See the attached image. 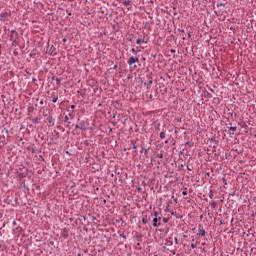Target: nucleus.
Here are the masks:
<instances>
[{"label":"nucleus","mask_w":256,"mask_h":256,"mask_svg":"<svg viewBox=\"0 0 256 256\" xmlns=\"http://www.w3.org/2000/svg\"><path fill=\"white\" fill-rule=\"evenodd\" d=\"M152 217H154V218H153V227H160L162 215L159 214L158 211H154V212L152 213Z\"/></svg>","instance_id":"1"},{"label":"nucleus","mask_w":256,"mask_h":256,"mask_svg":"<svg viewBox=\"0 0 256 256\" xmlns=\"http://www.w3.org/2000/svg\"><path fill=\"white\" fill-rule=\"evenodd\" d=\"M44 117H46V121H48L50 127H55V119H53V116L45 114Z\"/></svg>","instance_id":"2"},{"label":"nucleus","mask_w":256,"mask_h":256,"mask_svg":"<svg viewBox=\"0 0 256 256\" xmlns=\"http://www.w3.org/2000/svg\"><path fill=\"white\" fill-rule=\"evenodd\" d=\"M128 65L131 67V65L135 64V63H139V57H135V56H131L128 61H127Z\"/></svg>","instance_id":"3"},{"label":"nucleus","mask_w":256,"mask_h":256,"mask_svg":"<svg viewBox=\"0 0 256 256\" xmlns=\"http://www.w3.org/2000/svg\"><path fill=\"white\" fill-rule=\"evenodd\" d=\"M79 121V125H80V131H86L87 130V123L85 122V120H80L78 119Z\"/></svg>","instance_id":"4"},{"label":"nucleus","mask_w":256,"mask_h":256,"mask_svg":"<svg viewBox=\"0 0 256 256\" xmlns=\"http://www.w3.org/2000/svg\"><path fill=\"white\" fill-rule=\"evenodd\" d=\"M197 235L198 237H205L206 232H205V229H203L202 225H199Z\"/></svg>","instance_id":"5"},{"label":"nucleus","mask_w":256,"mask_h":256,"mask_svg":"<svg viewBox=\"0 0 256 256\" xmlns=\"http://www.w3.org/2000/svg\"><path fill=\"white\" fill-rule=\"evenodd\" d=\"M60 235L63 239H67L69 237V230L67 228L62 229Z\"/></svg>","instance_id":"6"},{"label":"nucleus","mask_w":256,"mask_h":256,"mask_svg":"<svg viewBox=\"0 0 256 256\" xmlns=\"http://www.w3.org/2000/svg\"><path fill=\"white\" fill-rule=\"evenodd\" d=\"M147 78L149 81L145 82L144 85H145L146 89H149L153 85V78L151 76H147Z\"/></svg>","instance_id":"7"},{"label":"nucleus","mask_w":256,"mask_h":256,"mask_svg":"<svg viewBox=\"0 0 256 256\" xmlns=\"http://www.w3.org/2000/svg\"><path fill=\"white\" fill-rule=\"evenodd\" d=\"M56 51H57V49H56L55 46H53V45L48 48V54H49V55H57V52H56Z\"/></svg>","instance_id":"8"},{"label":"nucleus","mask_w":256,"mask_h":256,"mask_svg":"<svg viewBox=\"0 0 256 256\" xmlns=\"http://www.w3.org/2000/svg\"><path fill=\"white\" fill-rule=\"evenodd\" d=\"M17 39H19V34H10V41L12 43H17Z\"/></svg>","instance_id":"9"},{"label":"nucleus","mask_w":256,"mask_h":256,"mask_svg":"<svg viewBox=\"0 0 256 256\" xmlns=\"http://www.w3.org/2000/svg\"><path fill=\"white\" fill-rule=\"evenodd\" d=\"M228 129H229L230 135H235V133H233V132H231V131H237L236 126H230V127H228Z\"/></svg>","instance_id":"10"},{"label":"nucleus","mask_w":256,"mask_h":256,"mask_svg":"<svg viewBox=\"0 0 256 256\" xmlns=\"http://www.w3.org/2000/svg\"><path fill=\"white\" fill-rule=\"evenodd\" d=\"M6 15H7V12H2V13L0 14V21H5Z\"/></svg>","instance_id":"11"},{"label":"nucleus","mask_w":256,"mask_h":256,"mask_svg":"<svg viewBox=\"0 0 256 256\" xmlns=\"http://www.w3.org/2000/svg\"><path fill=\"white\" fill-rule=\"evenodd\" d=\"M210 207L212 209H217V202H215V201L210 202Z\"/></svg>","instance_id":"12"},{"label":"nucleus","mask_w":256,"mask_h":256,"mask_svg":"<svg viewBox=\"0 0 256 256\" xmlns=\"http://www.w3.org/2000/svg\"><path fill=\"white\" fill-rule=\"evenodd\" d=\"M216 15L220 16L223 15V13H226L225 9H219L218 12H215Z\"/></svg>","instance_id":"13"},{"label":"nucleus","mask_w":256,"mask_h":256,"mask_svg":"<svg viewBox=\"0 0 256 256\" xmlns=\"http://www.w3.org/2000/svg\"><path fill=\"white\" fill-rule=\"evenodd\" d=\"M123 5H125L126 7H129V5H131V0H124Z\"/></svg>","instance_id":"14"},{"label":"nucleus","mask_w":256,"mask_h":256,"mask_svg":"<svg viewBox=\"0 0 256 256\" xmlns=\"http://www.w3.org/2000/svg\"><path fill=\"white\" fill-rule=\"evenodd\" d=\"M142 43H145V40L142 38L137 39L136 44L141 45Z\"/></svg>","instance_id":"15"},{"label":"nucleus","mask_w":256,"mask_h":256,"mask_svg":"<svg viewBox=\"0 0 256 256\" xmlns=\"http://www.w3.org/2000/svg\"><path fill=\"white\" fill-rule=\"evenodd\" d=\"M31 121L34 125H37V123H39V118H32Z\"/></svg>","instance_id":"16"},{"label":"nucleus","mask_w":256,"mask_h":256,"mask_svg":"<svg viewBox=\"0 0 256 256\" xmlns=\"http://www.w3.org/2000/svg\"><path fill=\"white\" fill-rule=\"evenodd\" d=\"M184 145L185 147H193V142L187 141Z\"/></svg>","instance_id":"17"},{"label":"nucleus","mask_w":256,"mask_h":256,"mask_svg":"<svg viewBox=\"0 0 256 256\" xmlns=\"http://www.w3.org/2000/svg\"><path fill=\"white\" fill-rule=\"evenodd\" d=\"M142 223H143L144 225H147V223H149V220H147V217H143V218H142Z\"/></svg>","instance_id":"18"},{"label":"nucleus","mask_w":256,"mask_h":256,"mask_svg":"<svg viewBox=\"0 0 256 256\" xmlns=\"http://www.w3.org/2000/svg\"><path fill=\"white\" fill-rule=\"evenodd\" d=\"M216 7H225V3H223V2H220V3H217L216 4Z\"/></svg>","instance_id":"19"},{"label":"nucleus","mask_w":256,"mask_h":256,"mask_svg":"<svg viewBox=\"0 0 256 256\" xmlns=\"http://www.w3.org/2000/svg\"><path fill=\"white\" fill-rule=\"evenodd\" d=\"M134 37H135L134 34H130L129 37H128V41H130V42L133 41V38H134Z\"/></svg>","instance_id":"20"},{"label":"nucleus","mask_w":256,"mask_h":256,"mask_svg":"<svg viewBox=\"0 0 256 256\" xmlns=\"http://www.w3.org/2000/svg\"><path fill=\"white\" fill-rule=\"evenodd\" d=\"M57 101H59V97L55 96V97L52 99V103H57Z\"/></svg>","instance_id":"21"},{"label":"nucleus","mask_w":256,"mask_h":256,"mask_svg":"<svg viewBox=\"0 0 256 256\" xmlns=\"http://www.w3.org/2000/svg\"><path fill=\"white\" fill-rule=\"evenodd\" d=\"M144 155L147 157V155H149V148H145L144 149Z\"/></svg>","instance_id":"22"},{"label":"nucleus","mask_w":256,"mask_h":256,"mask_svg":"<svg viewBox=\"0 0 256 256\" xmlns=\"http://www.w3.org/2000/svg\"><path fill=\"white\" fill-rule=\"evenodd\" d=\"M137 191H139L140 193H143V188H141V186H136Z\"/></svg>","instance_id":"23"},{"label":"nucleus","mask_w":256,"mask_h":256,"mask_svg":"<svg viewBox=\"0 0 256 256\" xmlns=\"http://www.w3.org/2000/svg\"><path fill=\"white\" fill-rule=\"evenodd\" d=\"M18 33H17V30H11L10 31V35H17Z\"/></svg>","instance_id":"24"},{"label":"nucleus","mask_w":256,"mask_h":256,"mask_svg":"<svg viewBox=\"0 0 256 256\" xmlns=\"http://www.w3.org/2000/svg\"><path fill=\"white\" fill-rule=\"evenodd\" d=\"M160 139H165V132L160 133Z\"/></svg>","instance_id":"25"},{"label":"nucleus","mask_w":256,"mask_h":256,"mask_svg":"<svg viewBox=\"0 0 256 256\" xmlns=\"http://www.w3.org/2000/svg\"><path fill=\"white\" fill-rule=\"evenodd\" d=\"M223 185H227V179L225 177L222 178Z\"/></svg>","instance_id":"26"},{"label":"nucleus","mask_w":256,"mask_h":256,"mask_svg":"<svg viewBox=\"0 0 256 256\" xmlns=\"http://www.w3.org/2000/svg\"><path fill=\"white\" fill-rule=\"evenodd\" d=\"M131 53H133V55H137V50H135V48H132Z\"/></svg>","instance_id":"27"},{"label":"nucleus","mask_w":256,"mask_h":256,"mask_svg":"<svg viewBox=\"0 0 256 256\" xmlns=\"http://www.w3.org/2000/svg\"><path fill=\"white\" fill-rule=\"evenodd\" d=\"M57 85H61V78H56Z\"/></svg>","instance_id":"28"},{"label":"nucleus","mask_w":256,"mask_h":256,"mask_svg":"<svg viewBox=\"0 0 256 256\" xmlns=\"http://www.w3.org/2000/svg\"><path fill=\"white\" fill-rule=\"evenodd\" d=\"M69 122V116H65L64 117V123H68Z\"/></svg>","instance_id":"29"},{"label":"nucleus","mask_w":256,"mask_h":256,"mask_svg":"<svg viewBox=\"0 0 256 256\" xmlns=\"http://www.w3.org/2000/svg\"><path fill=\"white\" fill-rule=\"evenodd\" d=\"M156 157H159V159H163V153H158Z\"/></svg>","instance_id":"30"},{"label":"nucleus","mask_w":256,"mask_h":256,"mask_svg":"<svg viewBox=\"0 0 256 256\" xmlns=\"http://www.w3.org/2000/svg\"><path fill=\"white\" fill-rule=\"evenodd\" d=\"M120 237H122V239H127V236L123 233H120Z\"/></svg>","instance_id":"31"},{"label":"nucleus","mask_w":256,"mask_h":256,"mask_svg":"<svg viewBox=\"0 0 256 256\" xmlns=\"http://www.w3.org/2000/svg\"><path fill=\"white\" fill-rule=\"evenodd\" d=\"M191 248H192V249H196V248H197V244L192 243V244H191Z\"/></svg>","instance_id":"32"},{"label":"nucleus","mask_w":256,"mask_h":256,"mask_svg":"<svg viewBox=\"0 0 256 256\" xmlns=\"http://www.w3.org/2000/svg\"><path fill=\"white\" fill-rule=\"evenodd\" d=\"M183 196H187V188H185V190L182 192Z\"/></svg>","instance_id":"33"},{"label":"nucleus","mask_w":256,"mask_h":256,"mask_svg":"<svg viewBox=\"0 0 256 256\" xmlns=\"http://www.w3.org/2000/svg\"><path fill=\"white\" fill-rule=\"evenodd\" d=\"M162 221H163V223H168L169 218H163Z\"/></svg>","instance_id":"34"},{"label":"nucleus","mask_w":256,"mask_h":256,"mask_svg":"<svg viewBox=\"0 0 256 256\" xmlns=\"http://www.w3.org/2000/svg\"><path fill=\"white\" fill-rule=\"evenodd\" d=\"M174 243H175L176 245H179V239L174 238Z\"/></svg>","instance_id":"35"},{"label":"nucleus","mask_w":256,"mask_h":256,"mask_svg":"<svg viewBox=\"0 0 256 256\" xmlns=\"http://www.w3.org/2000/svg\"><path fill=\"white\" fill-rule=\"evenodd\" d=\"M183 153H185V148H183V149L179 152V155H183Z\"/></svg>","instance_id":"36"},{"label":"nucleus","mask_w":256,"mask_h":256,"mask_svg":"<svg viewBox=\"0 0 256 256\" xmlns=\"http://www.w3.org/2000/svg\"><path fill=\"white\" fill-rule=\"evenodd\" d=\"M74 127H75V129H81V126L79 124L75 125Z\"/></svg>","instance_id":"37"},{"label":"nucleus","mask_w":256,"mask_h":256,"mask_svg":"<svg viewBox=\"0 0 256 256\" xmlns=\"http://www.w3.org/2000/svg\"><path fill=\"white\" fill-rule=\"evenodd\" d=\"M178 31H179L180 33H185V30H183V29H178Z\"/></svg>","instance_id":"38"},{"label":"nucleus","mask_w":256,"mask_h":256,"mask_svg":"<svg viewBox=\"0 0 256 256\" xmlns=\"http://www.w3.org/2000/svg\"><path fill=\"white\" fill-rule=\"evenodd\" d=\"M78 95H83V92H81V90L77 91Z\"/></svg>","instance_id":"39"},{"label":"nucleus","mask_w":256,"mask_h":256,"mask_svg":"<svg viewBox=\"0 0 256 256\" xmlns=\"http://www.w3.org/2000/svg\"><path fill=\"white\" fill-rule=\"evenodd\" d=\"M206 177H211V173L207 172Z\"/></svg>","instance_id":"40"},{"label":"nucleus","mask_w":256,"mask_h":256,"mask_svg":"<svg viewBox=\"0 0 256 256\" xmlns=\"http://www.w3.org/2000/svg\"><path fill=\"white\" fill-rule=\"evenodd\" d=\"M37 81V78H32V82L35 83Z\"/></svg>","instance_id":"41"},{"label":"nucleus","mask_w":256,"mask_h":256,"mask_svg":"<svg viewBox=\"0 0 256 256\" xmlns=\"http://www.w3.org/2000/svg\"><path fill=\"white\" fill-rule=\"evenodd\" d=\"M75 107H77V106H75V105L70 106L71 109H75Z\"/></svg>","instance_id":"42"},{"label":"nucleus","mask_w":256,"mask_h":256,"mask_svg":"<svg viewBox=\"0 0 256 256\" xmlns=\"http://www.w3.org/2000/svg\"><path fill=\"white\" fill-rule=\"evenodd\" d=\"M172 199L177 203V198H175V196H172Z\"/></svg>","instance_id":"43"},{"label":"nucleus","mask_w":256,"mask_h":256,"mask_svg":"<svg viewBox=\"0 0 256 256\" xmlns=\"http://www.w3.org/2000/svg\"><path fill=\"white\" fill-rule=\"evenodd\" d=\"M12 225H14V226L17 225V221H13Z\"/></svg>","instance_id":"44"},{"label":"nucleus","mask_w":256,"mask_h":256,"mask_svg":"<svg viewBox=\"0 0 256 256\" xmlns=\"http://www.w3.org/2000/svg\"><path fill=\"white\" fill-rule=\"evenodd\" d=\"M143 151H145V148H144V147H142L140 153H143Z\"/></svg>","instance_id":"45"},{"label":"nucleus","mask_w":256,"mask_h":256,"mask_svg":"<svg viewBox=\"0 0 256 256\" xmlns=\"http://www.w3.org/2000/svg\"><path fill=\"white\" fill-rule=\"evenodd\" d=\"M133 149H137V145L133 144Z\"/></svg>","instance_id":"46"},{"label":"nucleus","mask_w":256,"mask_h":256,"mask_svg":"<svg viewBox=\"0 0 256 256\" xmlns=\"http://www.w3.org/2000/svg\"><path fill=\"white\" fill-rule=\"evenodd\" d=\"M171 215H177V212H171Z\"/></svg>","instance_id":"47"},{"label":"nucleus","mask_w":256,"mask_h":256,"mask_svg":"<svg viewBox=\"0 0 256 256\" xmlns=\"http://www.w3.org/2000/svg\"><path fill=\"white\" fill-rule=\"evenodd\" d=\"M15 203H19V200L17 198H15Z\"/></svg>","instance_id":"48"},{"label":"nucleus","mask_w":256,"mask_h":256,"mask_svg":"<svg viewBox=\"0 0 256 256\" xmlns=\"http://www.w3.org/2000/svg\"><path fill=\"white\" fill-rule=\"evenodd\" d=\"M157 163H158V165H161V161L158 160Z\"/></svg>","instance_id":"49"},{"label":"nucleus","mask_w":256,"mask_h":256,"mask_svg":"<svg viewBox=\"0 0 256 256\" xmlns=\"http://www.w3.org/2000/svg\"><path fill=\"white\" fill-rule=\"evenodd\" d=\"M68 15L71 16V12L67 11Z\"/></svg>","instance_id":"50"},{"label":"nucleus","mask_w":256,"mask_h":256,"mask_svg":"<svg viewBox=\"0 0 256 256\" xmlns=\"http://www.w3.org/2000/svg\"><path fill=\"white\" fill-rule=\"evenodd\" d=\"M188 37L191 38V33H188Z\"/></svg>","instance_id":"51"},{"label":"nucleus","mask_w":256,"mask_h":256,"mask_svg":"<svg viewBox=\"0 0 256 256\" xmlns=\"http://www.w3.org/2000/svg\"><path fill=\"white\" fill-rule=\"evenodd\" d=\"M113 69H117V65H114Z\"/></svg>","instance_id":"52"},{"label":"nucleus","mask_w":256,"mask_h":256,"mask_svg":"<svg viewBox=\"0 0 256 256\" xmlns=\"http://www.w3.org/2000/svg\"><path fill=\"white\" fill-rule=\"evenodd\" d=\"M220 225H223V220L220 221Z\"/></svg>","instance_id":"53"},{"label":"nucleus","mask_w":256,"mask_h":256,"mask_svg":"<svg viewBox=\"0 0 256 256\" xmlns=\"http://www.w3.org/2000/svg\"><path fill=\"white\" fill-rule=\"evenodd\" d=\"M183 41H185V36L182 37Z\"/></svg>","instance_id":"54"},{"label":"nucleus","mask_w":256,"mask_h":256,"mask_svg":"<svg viewBox=\"0 0 256 256\" xmlns=\"http://www.w3.org/2000/svg\"><path fill=\"white\" fill-rule=\"evenodd\" d=\"M171 53H175V50H171Z\"/></svg>","instance_id":"55"},{"label":"nucleus","mask_w":256,"mask_h":256,"mask_svg":"<svg viewBox=\"0 0 256 256\" xmlns=\"http://www.w3.org/2000/svg\"><path fill=\"white\" fill-rule=\"evenodd\" d=\"M160 125H161V124H158L157 129H159Z\"/></svg>","instance_id":"56"},{"label":"nucleus","mask_w":256,"mask_h":256,"mask_svg":"<svg viewBox=\"0 0 256 256\" xmlns=\"http://www.w3.org/2000/svg\"><path fill=\"white\" fill-rule=\"evenodd\" d=\"M103 203H107V200H103Z\"/></svg>","instance_id":"57"},{"label":"nucleus","mask_w":256,"mask_h":256,"mask_svg":"<svg viewBox=\"0 0 256 256\" xmlns=\"http://www.w3.org/2000/svg\"><path fill=\"white\" fill-rule=\"evenodd\" d=\"M128 79H131V75L128 76Z\"/></svg>","instance_id":"58"},{"label":"nucleus","mask_w":256,"mask_h":256,"mask_svg":"<svg viewBox=\"0 0 256 256\" xmlns=\"http://www.w3.org/2000/svg\"><path fill=\"white\" fill-rule=\"evenodd\" d=\"M77 256H81V253H78Z\"/></svg>","instance_id":"59"},{"label":"nucleus","mask_w":256,"mask_h":256,"mask_svg":"<svg viewBox=\"0 0 256 256\" xmlns=\"http://www.w3.org/2000/svg\"><path fill=\"white\" fill-rule=\"evenodd\" d=\"M63 41L65 42V41H67V39L64 38Z\"/></svg>","instance_id":"60"},{"label":"nucleus","mask_w":256,"mask_h":256,"mask_svg":"<svg viewBox=\"0 0 256 256\" xmlns=\"http://www.w3.org/2000/svg\"><path fill=\"white\" fill-rule=\"evenodd\" d=\"M188 171H191V168H188Z\"/></svg>","instance_id":"61"},{"label":"nucleus","mask_w":256,"mask_h":256,"mask_svg":"<svg viewBox=\"0 0 256 256\" xmlns=\"http://www.w3.org/2000/svg\"><path fill=\"white\" fill-rule=\"evenodd\" d=\"M183 237L185 238V237H187V235H184Z\"/></svg>","instance_id":"62"},{"label":"nucleus","mask_w":256,"mask_h":256,"mask_svg":"<svg viewBox=\"0 0 256 256\" xmlns=\"http://www.w3.org/2000/svg\"><path fill=\"white\" fill-rule=\"evenodd\" d=\"M135 153H137V150H135Z\"/></svg>","instance_id":"63"},{"label":"nucleus","mask_w":256,"mask_h":256,"mask_svg":"<svg viewBox=\"0 0 256 256\" xmlns=\"http://www.w3.org/2000/svg\"><path fill=\"white\" fill-rule=\"evenodd\" d=\"M137 245L139 246L140 244L138 243Z\"/></svg>","instance_id":"64"}]
</instances>
